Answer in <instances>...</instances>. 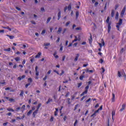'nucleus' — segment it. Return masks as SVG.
Segmentation results:
<instances>
[{
    "instance_id": "62",
    "label": "nucleus",
    "mask_w": 126,
    "mask_h": 126,
    "mask_svg": "<svg viewBox=\"0 0 126 126\" xmlns=\"http://www.w3.org/2000/svg\"><path fill=\"white\" fill-rule=\"evenodd\" d=\"M101 69L102 70V73H104V72H105V68L104 67H102Z\"/></svg>"
},
{
    "instance_id": "27",
    "label": "nucleus",
    "mask_w": 126,
    "mask_h": 126,
    "mask_svg": "<svg viewBox=\"0 0 126 126\" xmlns=\"http://www.w3.org/2000/svg\"><path fill=\"white\" fill-rule=\"evenodd\" d=\"M9 101L10 102H15V99H14V98H9Z\"/></svg>"
},
{
    "instance_id": "64",
    "label": "nucleus",
    "mask_w": 126,
    "mask_h": 126,
    "mask_svg": "<svg viewBox=\"0 0 126 126\" xmlns=\"http://www.w3.org/2000/svg\"><path fill=\"white\" fill-rule=\"evenodd\" d=\"M121 54H123L124 53V48H122L120 51Z\"/></svg>"
},
{
    "instance_id": "15",
    "label": "nucleus",
    "mask_w": 126,
    "mask_h": 126,
    "mask_svg": "<svg viewBox=\"0 0 126 126\" xmlns=\"http://www.w3.org/2000/svg\"><path fill=\"white\" fill-rule=\"evenodd\" d=\"M122 23H123V19H120L119 23H117V24H119V25H122Z\"/></svg>"
},
{
    "instance_id": "41",
    "label": "nucleus",
    "mask_w": 126,
    "mask_h": 126,
    "mask_svg": "<svg viewBox=\"0 0 126 126\" xmlns=\"http://www.w3.org/2000/svg\"><path fill=\"white\" fill-rule=\"evenodd\" d=\"M45 33H46V30H43L42 32H41V34L42 35H44V34H45Z\"/></svg>"
},
{
    "instance_id": "16",
    "label": "nucleus",
    "mask_w": 126,
    "mask_h": 126,
    "mask_svg": "<svg viewBox=\"0 0 126 126\" xmlns=\"http://www.w3.org/2000/svg\"><path fill=\"white\" fill-rule=\"evenodd\" d=\"M115 94H112V102H115Z\"/></svg>"
},
{
    "instance_id": "50",
    "label": "nucleus",
    "mask_w": 126,
    "mask_h": 126,
    "mask_svg": "<svg viewBox=\"0 0 126 126\" xmlns=\"http://www.w3.org/2000/svg\"><path fill=\"white\" fill-rule=\"evenodd\" d=\"M63 73H64V71L63 70H62L61 73L59 74V75H60V76H62V75L63 74Z\"/></svg>"
},
{
    "instance_id": "42",
    "label": "nucleus",
    "mask_w": 126,
    "mask_h": 126,
    "mask_svg": "<svg viewBox=\"0 0 126 126\" xmlns=\"http://www.w3.org/2000/svg\"><path fill=\"white\" fill-rule=\"evenodd\" d=\"M75 39L72 41V43H74V42H76L77 41V37L75 36Z\"/></svg>"
},
{
    "instance_id": "39",
    "label": "nucleus",
    "mask_w": 126,
    "mask_h": 126,
    "mask_svg": "<svg viewBox=\"0 0 126 126\" xmlns=\"http://www.w3.org/2000/svg\"><path fill=\"white\" fill-rule=\"evenodd\" d=\"M77 123H78V121H77V120H76L75 123H74V126H76Z\"/></svg>"
},
{
    "instance_id": "25",
    "label": "nucleus",
    "mask_w": 126,
    "mask_h": 126,
    "mask_svg": "<svg viewBox=\"0 0 126 126\" xmlns=\"http://www.w3.org/2000/svg\"><path fill=\"white\" fill-rule=\"evenodd\" d=\"M28 82L30 83H32V78H29L28 79Z\"/></svg>"
},
{
    "instance_id": "14",
    "label": "nucleus",
    "mask_w": 126,
    "mask_h": 126,
    "mask_svg": "<svg viewBox=\"0 0 126 126\" xmlns=\"http://www.w3.org/2000/svg\"><path fill=\"white\" fill-rule=\"evenodd\" d=\"M114 15H115V10L113 9L111 11V17H114Z\"/></svg>"
},
{
    "instance_id": "35",
    "label": "nucleus",
    "mask_w": 126,
    "mask_h": 126,
    "mask_svg": "<svg viewBox=\"0 0 126 126\" xmlns=\"http://www.w3.org/2000/svg\"><path fill=\"white\" fill-rule=\"evenodd\" d=\"M91 117H93V118H95V117H96V113H95V112H94V114H93L91 116Z\"/></svg>"
},
{
    "instance_id": "24",
    "label": "nucleus",
    "mask_w": 126,
    "mask_h": 126,
    "mask_svg": "<svg viewBox=\"0 0 126 126\" xmlns=\"http://www.w3.org/2000/svg\"><path fill=\"white\" fill-rule=\"evenodd\" d=\"M52 19V18L51 17H49L47 20V21H46V23H49V22H50V21H51V20Z\"/></svg>"
},
{
    "instance_id": "51",
    "label": "nucleus",
    "mask_w": 126,
    "mask_h": 126,
    "mask_svg": "<svg viewBox=\"0 0 126 126\" xmlns=\"http://www.w3.org/2000/svg\"><path fill=\"white\" fill-rule=\"evenodd\" d=\"M50 122H54V117L53 116H51L50 118Z\"/></svg>"
},
{
    "instance_id": "3",
    "label": "nucleus",
    "mask_w": 126,
    "mask_h": 126,
    "mask_svg": "<svg viewBox=\"0 0 126 126\" xmlns=\"http://www.w3.org/2000/svg\"><path fill=\"white\" fill-rule=\"evenodd\" d=\"M126 6H125L123 8L122 11H121V17H124L125 12H126Z\"/></svg>"
},
{
    "instance_id": "32",
    "label": "nucleus",
    "mask_w": 126,
    "mask_h": 126,
    "mask_svg": "<svg viewBox=\"0 0 126 126\" xmlns=\"http://www.w3.org/2000/svg\"><path fill=\"white\" fill-rule=\"evenodd\" d=\"M79 104H77L76 105H75L74 111H76L77 109V107H78Z\"/></svg>"
},
{
    "instance_id": "7",
    "label": "nucleus",
    "mask_w": 126,
    "mask_h": 126,
    "mask_svg": "<svg viewBox=\"0 0 126 126\" xmlns=\"http://www.w3.org/2000/svg\"><path fill=\"white\" fill-rule=\"evenodd\" d=\"M111 24H112V23H109V24H108V33H110L111 31Z\"/></svg>"
},
{
    "instance_id": "9",
    "label": "nucleus",
    "mask_w": 126,
    "mask_h": 126,
    "mask_svg": "<svg viewBox=\"0 0 126 126\" xmlns=\"http://www.w3.org/2000/svg\"><path fill=\"white\" fill-rule=\"evenodd\" d=\"M41 55H42V53L41 52H38L35 57V59H38L40 58V56H41Z\"/></svg>"
},
{
    "instance_id": "10",
    "label": "nucleus",
    "mask_w": 126,
    "mask_h": 126,
    "mask_svg": "<svg viewBox=\"0 0 126 126\" xmlns=\"http://www.w3.org/2000/svg\"><path fill=\"white\" fill-rule=\"evenodd\" d=\"M63 30V28H62V27H60L59 29H58V30L57 31V33L58 34H61V32H62Z\"/></svg>"
},
{
    "instance_id": "46",
    "label": "nucleus",
    "mask_w": 126,
    "mask_h": 126,
    "mask_svg": "<svg viewBox=\"0 0 126 126\" xmlns=\"http://www.w3.org/2000/svg\"><path fill=\"white\" fill-rule=\"evenodd\" d=\"M44 46L45 47H47V46H50V43H44Z\"/></svg>"
},
{
    "instance_id": "44",
    "label": "nucleus",
    "mask_w": 126,
    "mask_h": 126,
    "mask_svg": "<svg viewBox=\"0 0 126 126\" xmlns=\"http://www.w3.org/2000/svg\"><path fill=\"white\" fill-rule=\"evenodd\" d=\"M78 88H79L80 87V86H81L82 85V83H79L78 84Z\"/></svg>"
},
{
    "instance_id": "53",
    "label": "nucleus",
    "mask_w": 126,
    "mask_h": 126,
    "mask_svg": "<svg viewBox=\"0 0 126 126\" xmlns=\"http://www.w3.org/2000/svg\"><path fill=\"white\" fill-rule=\"evenodd\" d=\"M64 60H65V56H63L62 58V62H64Z\"/></svg>"
},
{
    "instance_id": "55",
    "label": "nucleus",
    "mask_w": 126,
    "mask_h": 126,
    "mask_svg": "<svg viewBox=\"0 0 126 126\" xmlns=\"http://www.w3.org/2000/svg\"><path fill=\"white\" fill-rule=\"evenodd\" d=\"M86 97V96H83L81 99V101H83V100H84V99H85V98Z\"/></svg>"
},
{
    "instance_id": "28",
    "label": "nucleus",
    "mask_w": 126,
    "mask_h": 126,
    "mask_svg": "<svg viewBox=\"0 0 126 126\" xmlns=\"http://www.w3.org/2000/svg\"><path fill=\"white\" fill-rule=\"evenodd\" d=\"M24 93V92L23 91H21V93L20 94V96L21 97H23V94Z\"/></svg>"
},
{
    "instance_id": "19",
    "label": "nucleus",
    "mask_w": 126,
    "mask_h": 126,
    "mask_svg": "<svg viewBox=\"0 0 126 126\" xmlns=\"http://www.w3.org/2000/svg\"><path fill=\"white\" fill-rule=\"evenodd\" d=\"M41 106H42V103H39L38 106L36 107V110H39V109H40V107H41Z\"/></svg>"
},
{
    "instance_id": "58",
    "label": "nucleus",
    "mask_w": 126,
    "mask_h": 126,
    "mask_svg": "<svg viewBox=\"0 0 126 126\" xmlns=\"http://www.w3.org/2000/svg\"><path fill=\"white\" fill-rule=\"evenodd\" d=\"M60 51H63V46H62V44L60 45Z\"/></svg>"
},
{
    "instance_id": "31",
    "label": "nucleus",
    "mask_w": 126,
    "mask_h": 126,
    "mask_svg": "<svg viewBox=\"0 0 126 126\" xmlns=\"http://www.w3.org/2000/svg\"><path fill=\"white\" fill-rule=\"evenodd\" d=\"M84 77H85V76H83V75H81L80 76V80H83V78H84Z\"/></svg>"
},
{
    "instance_id": "6",
    "label": "nucleus",
    "mask_w": 126,
    "mask_h": 126,
    "mask_svg": "<svg viewBox=\"0 0 126 126\" xmlns=\"http://www.w3.org/2000/svg\"><path fill=\"white\" fill-rule=\"evenodd\" d=\"M35 72H36L35 75L36 76H39V72L38 71V66H35Z\"/></svg>"
},
{
    "instance_id": "12",
    "label": "nucleus",
    "mask_w": 126,
    "mask_h": 126,
    "mask_svg": "<svg viewBox=\"0 0 126 126\" xmlns=\"http://www.w3.org/2000/svg\"><path fill=\"white\" fill-rule=\"evenodd\" d=\"M115 19H116V20H118V19H119V12H116Z\"/></svg>"
},
{
    "instance_id": "49",
    "label": "nucleus",
    "mask_w": 126,
    "mask_h": 126,
    "mask_svg": "<svg viewBox=\"0 0 126 126\" xmlns=\"http://www.w3.org/2000/svg\"><path fill=\"white\" fill-rule=\"evenodd\" d=\"M91 101V98H89L88 100L86 101V103H89V102H90Z\"/></svg>"
},
{
    "instance_id": "37",
    "label": "nucleus",
    "mask_w": 126,
    "mask_h": 126,
    "mask_svg": "<svg viewBox=\"0 0 126 126\" xmlns=\"http://www.w3.org/2000/svg\"><path fill=\"white\" fill-rule=\"evenodd\" d=\"M41 11L42 12H45V8L44 7H41L40 9Z\"/></svg>"
},
{
    "instance_id": "45",
    "label": "nucleus",
    "mask_w": 126,
    "mask_h": 126,
    "mask_svg": "<svg viewBox=\"0 0 126 126\" xmlns=\"http://www.w3.org/2000/svg\"><path fill=\"white\" fill-rule=\"evenodd\" d=\"M98 110L99 111H102V110H103V105H101L100 108H98Z\"/></svg>"
},
{
    "instance_id": "21",
    "label": "nucleus",
    "mask_w": 126,
    "mask_h": 126,
    "mask_svg": "<svg viewBox=\"0 0 126 126\" xmlns=\"http://www.w3.org/2000/svg\"><path fill=\"white\" fill-rule=\"evenodd\" d=\"M50 102H53V99L49 98L48 101L46 102V104H49Z\"/></svg>"
},
{
    "instance_id": "2",
    "label": "nucleus",
    "mask_w": 126,
    "mask_h": 126,
    "mask_svg": "<svg viewBox=\"0 0 126 126\" xmlns=\"http://www.w3.org/2000/svg\"><path fill=\"white\" fill-rule=\"evenodd\" d=\"M89 89V86H87L85 87V91L83 92L81 94L80 96H84L85 94H86L88 92V90Z\"/></svg>"
},
{
    "instance_id": "1",
    "label": "nucleus",
    "mask_w": 126,
    "mask_h": 126,
    "mask_svg": "<svg viewBox=\"0 0 126 126\" xmlns=\"http://www.w3.org/2000/svg\"><path fill=\"white\" fill-rule=\"evenodd\" d=\"M124 76L125 79H126V72H125V70H122L121 71H118L117 73V77L121 78Z\"/></svg>"
},
{
    "instance_id": "59",
    "label": "nucleus",
    "mask_w": 126,
    "mask_h": 126,
    "mask_svg": "<svg viewBox=\"0 0 126 126\" xmlns=\"http://www.w3.org/2000/svg\"><path fill=\"white\" fill-rule=\"evenodd\" d=\"M115 111H113L112 112V119H113V117H114V116H115Z\"/></svg>"
},
{
    "instance_id": "56",
    "label": "nucleus",
    "mask_w": 126,
    "mask_h": 126,
    "mask_svg": "<svg viewBox=\"0 0 126 126\" xmlns=\"http://www.w3.org/2000/svg\"><path fill=\"white\" fill-rule=\"evenodd\" d=\"M8 124V122L4 123H3V126H6Z\"/></svg>"
},
{
    "instance_id": "52",
    "label": "nucleus",
    "mask_w": 126,
    "mask_h": 126,
    "mask_svg": "<svg viewBox=\"0 0 126 126\" xmlns=\"http://www.w3.org/2000/svg\"><path fill=\"white\" fill-rule=\"evenodd\" d=\"M16 9H17V10H18L19 11H20V10H21V8L18 7H16Z\"/></svg>"
},
{
    "instance_id": "8",
    "label": "nucleus",
    "mask_w": 126,
    "mask_h": 126,
    "mask_svg": "<svg viewBox=\"0 0 126 126\" xmlns=\"http://www.w3.org/2000/svg\"><path fill=\"white\" fill-rule=\"evenodd\" d=\"M61 11H59V12L58 13V20H60V19H61Z\"/></svg>"
},
{
    "instance_id": "34",
    "label": "nucleus",
    "mask_w": 126,
    "mask_h": 126,
    "mask_svg": "<svg viewBox=\"0 0 126 126\" xmlns=\"http://www.w3.org/2000/svg\"><path fill=\"white\" fill-rule=\"evenodd\" d=\"M120 26H121V25H119V24H117L116 25V27L117 28V30L120 31Z\"/></svg>"
},
{
    "instance_id": "13",
    "label": "nucleus",
    "mask_w": 126,
    "mask_h": 126,
    "mask_svg": "<svg viewBox=\"0 0 126 126\" xmlns=\"http://www.w3.org/2000/svg\"><path fill=\"white\" fill-rule=\"evenodd\" d=\"M106 23H107V24H109V23H111V22H110V17L109 16L107 17V18L106 19Z\"/></svg>"
},
{
    "instance_id": "22",
    "label": "nucleus",
    "mask_w": 126,
    "mask_h": 126,
    "mask_svg": "<svg viewBox=\"0 0 126 126\" xmlns=\"http://www.w3.org/2000/svg\"><path fill=\"white\" fill-rule=\"evenodd\" d=\"M68 10H71V4H69L67 8Z\"/></svg>"
},
{
    "instance_id": "47",
    "label": "nucleus",
    "mask_w": 126,
    "mask_h": 126,
    "mask_svg": "<svg viewBox=\"0 0 126 126\" xmlns=\"http://www.w3.org/2000/svg\"><path fill=\"white\" fill-rule=\"evenodd\" d=\"M68 105L70 104V98L67 99Z\"/></svg>"
},
{
    "instance_id": "26",
    "label": "nucleus",
    "mask_w": 126,
    "mask_h": 126,
    "mask_svg": "<svg viewBox=\"0 0 126 126\" xmlns=\"http://www.w3.org/2000/svg\"><path fill=\"white\" fill-rule=\"evenodd\" d=\"M32 114V110H30L28 113H27V116H30Z\"/></svg>"
},
{
    "instance_id": "5",
    "label": "nucleus",
    "mask_w": 126,
    "mask_h": 126,
    "mask_svg": "<svg viewBox=\"0 0 126 126\" xmlns=\"http://www.w3.org/2000/svg\"><path fill=\"white\" fill-rule=\"evenodd\" d=\"M39 110H38V109H36V110H35L33 113H32V117L33 118H35L36 117V115H37V114H38V111Z\"/></svg>"
},
{
    "instance_id": "20",
    "label": "nucleus",
    "mask_w": 126,
    "mask_h": 126,
    "mask_svg": "<svg viewBox=\"0 0 126 126\" xmlns=\"http://www.w3.org/2000/svg\"><path fill=\"white\" fill-rule=\"evenodd\" d=\"M11 50V49L10 48L4 49V52H10Z\"/></svg>"
},
{
    "instance_id": "4",
    "label": "nucleus",
    "mask_w": 126,
    "mask_h": 126,
    "mask_svg": "<svg viewBox=\"0 0 126 126\" xmlns=\"http://www.w3.org/2000/svg\"><path fill=\"white\" fill-rule=\"evenodd\" d=\"M126 106V103H124L122 106V108L120 110V112H123V111H124V110H125Z\"/></svg>"
},
{
    "instance_id": "36",
    "label": "nucleus",
    "mask_w": 126,
    "mask_h": 126,
    "mask_svg": "<svg viewBox=\"0 0 126 126\" xmlns=\"http://www.w3.org/2000/svg\"><path fill=\"white\" fill-rule=\"evenodd\" d=\"M19 110H21V107H19L16 108V111L17 112H18L19 111Z\"/></svg>"
},
{
    "instance_id": "48",
    "label": "nucleus",
    "mask_w": 126,
    "mask_h": 126,
    "mask_svg": "<svg viewBox=\"0 0 126 126\" xmlns=\"http://www.w3.org/2000/svg\"><path fill=\"white\" fill-rule=\"evenodd\" d=\"M53 71H54V72H55L56 73L58 74V75H60V73H59V72L58 71H57L56 70H54Z\"/></svg>"
},
{
    "instance_id": "60",
    "label": "nucleus",
    "mask_w": 126,
    "mask_h": 126,
    "mask_svg": "<svg viewBox=\"0 0 126 126\" xmlns=\"http://www.w3.org/2000/svg\"><path fill=\"white\" fill-rule=\"evenodd\" d=\"M67 10V6H65V7L64 8V12H65Z\"/></svg>"
},
{
    "instance_id": "17",
    "label": "nucleus",
    "mask_w": 126,
    "mask_h": 126,
    "mask_svg": "<svg viewBox=\"0 0 126 126\" xmlns=\"http://www.w3.org/2000/svg\"><path fill=\"white\" fill-rule=\"evenodd\" d=\"M7 36L9 37L11 40H12L14 38V36H13V35H9L7 34Z\"/></svg>"
},
{
    "instance_id": "33",
    "label": "nucleus",
    "mask_w": 126,
    "mask_h": 126,
    "mask_svg": "<svg viewBox=\"0 0 126 126\" xmlns=\"http://www.w3.org/2000/svg\"><path fill=\"white\" fill-rule=\"evenodd\" d=\"M107 2H106L104 5V10H106L107 9Z\"/></svg>"
},
{
    "instance_id": "30",
    "label": "nucleus",
    "mask_w": 126,
    "mask_h": 126,
    "mask_svg": "<svg viewBox=\"0 0 126 126\" xmlns=\"http://www.w3.org/2000/svg\"><path fill=\"white\" fill-rule=\"evenodd\" d=\"M69 24H70V21H68V22H66L65 24V26L66 27H67L68 26V25H69Z\"/></svg>"
},
{
    "instance_id": "57",
    "label": "nucleus",
    "mask_w": 126,
    "mask_h": 126,
    "mask_svg": "<svg viewBox=\"0 0 126 126\" xmlns=\"http://www.w3.org/2000/svg\"><path fill=\"white\" fill-rule=\"evenodd\" d=\"M99 63H104V60L102 59H100Z\"/></svg>"
},
{
    "instance_id": "38",
    "label": "nucleus",
    "mask_w": 126,
    "mask_h": 126,
    "mask_svg": "<svg viewBox=\"0 0 126 126\" xmlns=\"http://www.w3.org/2000/svg\"><path fill=\"white\" fill-rule=\"evenodd\" d=\"M75 30H76L77 31H78L79 30H81V28H80V27L76 28Z\"/></svg>"
},
{
    "instance_id": "54",
    "label": "nucleus",
    "mask_w": 126,
    "mask_h": 126,
    "mask_svg": "<svg viewBox=\"0 0 126 126\" xmlns=\"http://www.w3.org/2000/svg\"><path fill=\"white\" fill-rule=\"evenodd\" d=\"M35 109H36V108L35 107V106L32 107V110H31V111H35Z\"/></svg>"
},
{
    "instance_id": "23",
    "label": "nucleus",
    "mask_w": 126,
    "mask_h": 126,
    "mask_svg": "<svg viewBox=\"0 0 126 126\" xmlns=\"http://www.w3.org/2000/svg\"><path fill=\"white\" fill-rule=\"evenodd\" d=\"M7 111H9V112H14V110H13L12 108H7Z\"/></svg>"
},
{
    "instance_id": "18",
    "label": "nucleus",
    "mask_w": 126,
    "mask_h": 126,
    "mask_svg": "<svg viewBox=\"0 0 126 126\" xmlns=\"http://www.w3.org/2000/svg\"><path fill=\"white\" fill-rule=\"evenodd\" d=\"M87 72H90L91 73H93V70H89V69H87L86 70Z\"/></svg>"
},
{
    "instance_id": "61",
    "label": "nucleus",
    "mask_w": 126,
    "mask_h": 126,
    "mask_svg": "<svg viewBox=\"0 0 126 126\" xmlns=\"http://www.w3.org/2000/svg\"><path fill=\"white\" fill-rule=\"evenodd\" d=\"M60 40H61V38L58 37V39L56 40V43H59L60 42Z\"/></svg>"
},
{
    "instance_id": "43",
    "label": "nucleus",
    "mask_w": 126,
    "mask_h": 126,
    "mask_svg": "<svg viewBox=\"0 0 126 126\" xmlns=\"http://www.w3.org/2000/svg\"><path fill=\"white\" fill-rule=\"evenodd\" d=\"M47 78H48V76L45 75V77H44V78H43V80H44V81H45L47 79Z\"/></svg>"
},
{
    "instance_id": "11",
    "label": "nucleus",
    "mask_w": 126,
    "mask_h": 126,
    "mask_svg": "<svg viewBox=\"0 0 126 126\" xmlns=\"http://www.w3.org/2000/svg\"><path fill=\"white\" fill-rule=\"evenodd\" d=\"M78 16H79V12H78V11H77L76 12V19H78Z\"/></svg>"
},
{
    "instance_id": "40",
    "label": "nucleus",
    "mask_w": 126,
    "mask_h": 126,
    "mask_svg": "<svg viewBox=\"0 0 126 126\" xmlns=\"http://www.w3.org/2000/svg\"><path fill=\"white\" fill-rule=\"evenodd\" d=\"M98 4H99V2H95V3H94V6L95 7H97V6H98Z\"/></svg>"
},
{
    "instance_id": "63",
    "label": "nucleus",
    "mask_w": 126,
    "mask_h": 126,
    "mask_svg": "<svg viewBox=\"0 0 126 126\" xmlns=\"http://www.w3.org/2000/svg\"><path fill=\"white\" fill-rule=\"evenodd\" d=\"M5 90L6 91H7V90H10V87L6 88L5 89Z\"/></svg>"
},
{
    "instance_id": "29",
    "label": "nucleus",
    "mask_w": 126,
    "mask_h": 126,
    "mask_svg": "<svg viewBox=\"0 0 126 126\" xmlns=\"http://www.w3.org/2000/svg\"><path fill=\"white\" fill-rule=\"evenodd\" d=\"M15 60L16 62H19V61H20V58L19 57H16L15 58Z\"/></svg>"
}]
</instances>
